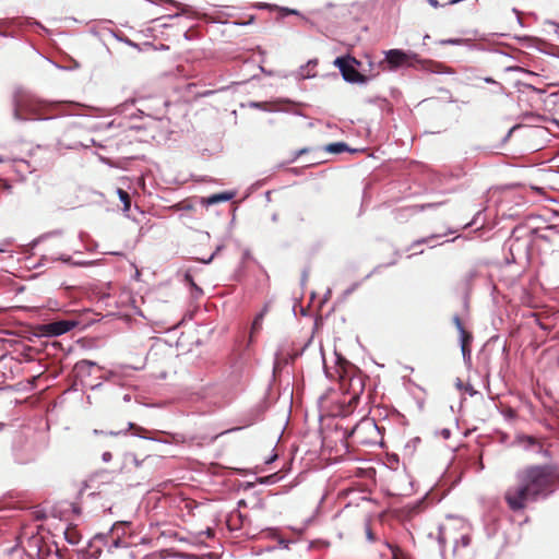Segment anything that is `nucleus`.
<instances>
[{
  "mask_svg": "<svg viewBox=\"0 0 559 559\" xmlns=\"http://www.w3.org/2000/svg\"><path fill=\"white\" fill-rule=\"evenodd\" d=\"M516 477L519 484L509 487L504 493L509 508L514 512L523 510L527 502L545 499L552 492L546 467L532 466L519 472Z\"/></svg>",
  "mask_w": 559,
  "mask_h": 559,
  "instance_id": "obj_1",
  "label": "nucleus"
},
{
  "mask_svg": "<svg viewBox=\"0 0 559 559\" xmlns=\"http://www.w3.org/2000/svg\"><path fill=\"white\" fill-rule=\"evenodd\" d=\"M41 105L43 102L35 95L19 88L13 97V117L16 121L45 120L46 118H41L38 114Z\"/></svg>",
  "mask_w": 559,
  "mask_h": 559,
  "instance_id": "obj_2",
  "label": "nucleus"
},
{
  "mask_svg": "<svg viewBox=\"0 0 559 559\" xmlns=\"http://www.w3.org/2000/svg\"><path fill=\"white\" fill-rule=\"evenodd\" d=\"M334 64L338 68L343 79L347 83L360 85L368 83L369 78L357 70V66H359L360 62L355 58L350 56H341L335 59Z\"/></svg>",
  "mask_w": 559,
  "mask_h": 559,
  "instance_id": "obj_3",
  "label": "nucleus"
},
{
  "mask_svg": "<svg viewBox=\"0 0 559 559\" xmlns=\"http://www.w3.org/2000/svg\"><path fill=\"white\" fill-rule=\"evenodd\" d=\"M78 325L75 320H59L40 325L41 335L47 337L60 336L68 333Z\"/></svg>",
  "mask_w": 559,
  "mask_h": 559,
  "instance_id": "obj_4",
  "label": "nucleus"
},
{
  "mask_svg": "<svg viewBox=\"0 0 559 559\" xmlns=\"http://www.w3.org/2000/svg\"><path fill=\"white\" fill-rule=\"evenodd\" d=\"M384 61L388 63L390 70H395L402 67L409 60H416L417 55L412 51H404L402 49H390L384 52Z\"/></svg>",
  "mask_w": 559,
  "mask_h": 559,
  "instance_id": "obj_5",
  "label": "nucleus"
},
{
  "mask_svg": "<svg viewBox=\"0 0 559 559\" xmlns=\"http://www.w3.org/2000/svg\"><path fill=\"white\" fill-rule=\"evenodd\" d=\"M233 198H234L233 192H221V193L212 194L206 199H203L202 203L204 205L209 206V205H213V204H216L219 202H227V201L231 200Z\"/></svg>",
  "mask_w": 559,
  "mask_h": 559,
  "instance_id": "obj_6",
  "label": "nucleus"
},
{
  "mask_svg": "<svg viewBox=\"0 0 559 559\" xmlns=\"http://www.w3.org/2000/svg\"><path fill=\"white\" fill-rule=\"evenodd\" d=\"M376 427H377V425L372 419H370L368 417H364L360 419V421L357 425H355L352 428L349 436L356 435L360 429H373Z\"/></svg>",
  "mask_w": 559,
  "mask_h": 559,
  "instance_id": "obj_7",
  "label": "nucleus"
},
{
  "mask_svg": "<svg viewBox=\"0 0 559 559\" xmlns=\"http://www.w3.org/2000/svg\"><path fill=\"white\" fill-rule=\"evenodd\" d=\"M325 151L331 154H340L343 152H353L345 142H334L325 146Z\"/></svg>",
  "mask_w": 559,
  "mask_h": 559,
  "instance_id": "obj_8",
  "label": "nucleus"
},
{
  "mask_svg": "<svg viewBox=\"0 0 559 559\" xmlns=\"http://www.w3.org/2000/svg\"><path fill=\"white\" fill-rule=\"evenodd\" d=\"M117 194H118L119 200L123 204V212L128 213L130 211V207H131V197H130V194L127 191H124V190H122L120 188L117 189Z\"/></svg>",
  "mask_w": 559,
  "mask_h": 559,
  "instance_id": "obj_9",
  "label": "nucleus"
},
{
  "mask_svg": "<svg viewBox=\"0 0 559 559\" xmlns=\"http://www.w3.org/2000/svg\"><path fill=\"white\" fill-rule=\"evenodd\" d=\"M266 536L270 537V538H276L281 548L288 549L289 540L280 537L277 535V530H275V528H267L266 530Z\"/></svg>",
  "mask_w": 559,
  "mask_h": 559,
  "instance_id": "obj_10",
  "label": "nucleus"
},
{
  "mask_svg": "<svg viewBox=\"0 0 559 559\" xmlns=\"http://www.w3.org/2000/svg\"><path fill=\"white\" fill-rule=\"evenodd\" d=\"M64 538L70 545H78L81 540L80 534L73 528H67L64 532Z\"/></svg>",
  "mask_w": 559,
  "mask_h": 559,
  "instance_id": "obj_11",
  "label": "nucleus"
},
{
  "mask_svg": "<svg viewBox=\"0 0 559 559\" xmlns=\"http://www.w3.org/2000/svg\"><path fill=\"white\" fill-rule=\"evenodd\" d=\"M249 107L255 108L263 111H276L277 108L271 106L269 103L265 102H250Z\"/></svg>",
  "mask_w": 559,
  "mask_h": 559,
  "instance_id": "obj_12",
  "label": "nucleus"
},
{
  "mask_svg": "<svg viewBox=\"0 0 559 559\" xmlns=\"http://www.w3.org/2000/svg\"><path fill=\"white\" fill-rule=\"evenodd\" d=\"M383 545L391 550L392 558L391 559H401V556H403L402 550L397 546H393L389 542L384 540Z\"/></svg>",
  "mask_w": 559,
  "mask_h": 559,
  "instance_id": "obj_13",
  "label": "nucleus"
},
{
  "mask_svg": "<svg viewBox=\"0 0 559 559\" xmlns=\"http://www.w3.org/2000/svg\"><path fill=\"white\" fill-rule=\"evenodd\" d=\"M464 43V39L462 38H448L440 40V45L443 46H460Z\"/></svg>",
  "mask_w": 559,
  "mask_h": 559,
  "instance_id": "obj_14",
  "label": "nucleus"
},
{
  "mask_svg": "<svg viewBox=\"0 0 559 559\" xmlns=\"http://www.w3.org/2000/svg\"><path fill=\"white\" fill-rule=\"evenodd\" d=\"M534 233L536 234L537 238H539L540 240H544V241H550L551 240V235L549 231H545V227L544 228H539V229H535Z\"/></svg>",
  "mask_w": 559,
  "mask_h": 559,
  "instance_id": "obj_15",
  "label": "nucleus"
},
{
  "mask_svg": "<svg viewBox=\"0 0 559 559\" xmlns=\"http://www.w3.org/2000/svg\"><path fill=\"white\" fill-rule=\"evenodd\" d=\"M96 365V362L92 361V360H80L79 362H76L75 365V368L79 370V371H83L87 368H91V367H94Z\"/></svg>",
  "mask_w": 559,
  "mask_h": 559,
  "instance_id": "obj_16",
  "label": "nucleus"
},
{
  "mask_svg": "<svg viewBox=\"0 0 559 559\" xmlns=\"http://www.w3.org/2000/svg\"><path fill=\"white\" fill-rule=\"evenodd\" d=\"M365 533H366V538L369 543H374L376 542V536L374 534L372 533V530L370 527V521L367 520L366 523H365Z\"/></svg>",
  "mask_w": 559,
  "mask_h": 559,
  "instance_id": "obj_17",
  "label": "nucleus"
},
{
  "mask_svg": "<svg viewBox=\"0 0 559 559\" xmlns=\"http://www.w3.org/2000/svg\"><path fill=\"white\" fill-rule=\"evenodd\" d=\"M459 334H460V346L461 347L463 344L467 345V343L471 342L473 338L472 335L468 332H466L465 329H464V333L459 332Z\"/></svg>",
  "mask_w": 559,
  "mask_h": 559,
  "instance_id": "obj_18",
  "label": "nucleus"
},
{
  "mask_svg": "<svg viewBox=\"0 0 559 559\" xmlns=\"http://www.w3.org/2000/svg\"><path fill=\"white\" fill-rule=\"evenodd\" d=\"M263 316H264L263 312H260L259 314L255 316V318L252 322V330H259L261 328Z\"/></svg>",
  "mask_w": 559,
  "mask_h": 559,
  "instance_id": "obj_19",
  "label": "nucleus"
},
{
  "mask_svg": "<svg viewBox=\"0 0 559 559\" xmlns=\"http://www.w3.org/2000/svg\"><path fill=\"white\" fill-rule=\"evenodd\" d=\"M452 321H453L457 332L464 333V326H463V323L461 321L460 316L459 314H454L453 318H452Z\"/></svg>",
  "mask_w": 559,
  "mask_h": 559,
  "instance_id": "obj_20",
  "label": "nucleus"
},
{
  "mask_svg": "<svg viewBox=\"0 0 559 559\" xmlns=\"http://www.w3.org/2000/svg\"><path fill=\"white\" fill-rule=\"evenodd\" d=\"M461 352H462L464 361L465 362H469L471 361V350L467 347V345L463 344L462 347H461Z\"/></svg>",
  "mask_w": 559,
  "mask_h": 559,
  "instance_id": "obj_21",
  "label": "nucleus"
},
{
  "mask_svg": "<svg viewBox=\"0 0 559 559\" xmlns=\"http://www.w3.org/2000/svg\"><path fill=\"white\" fill-rule=\"evenodd\" d=\"M545 231H549L551 236L559 235V224L547 225Z\"/></svg>",
  "mask_w": 559,
  "mask_h": 559,
  "instance_id": "obj_22",
  "label": "nucleus"
},
{
  "mask_svg": "<svg viewBox=\"0 0 559 559\" xmlns=\"http://www.w3.org/2000/svg\"><path fill=\"white\" fill-rule=\"evenodd\" d=\"M439 237H440V235H431L429 237L421 238V239H418V240L414 241L413 246L421 245V243H428L431 239H437Z\"/></svg>",
  "mask_w": 559,
  "mask_h": 559,
  "instance_id": "obj_23",
  "label": "nucleus"
},
{
  "mask_svg": "<svg viewBox=\"0 0 559 559\" xmlns=\"http://www.w3.org/2000/svg\"><path fill=\"white\" fill-rule=\"evenodd\" d=\"M480 214H481V212H480V211H479V212H477V213L474 215L473 219H472L471 222L466 223V224L463 226V229H466V228H469V227H472V226L476 225V224H477V222H478V217L480 216Z\"/></svg>",
  "mask_w": 559,
  "mask_h": 559,
  "instance_id": "obj_24",
  "label": "nucleus"
},
{
  "mask_svg": "<svg viewBox=\"0 0 559 559\" xmlns=\"http://www.w3.org/2000/svg\"><path fill=\"white\" fill-rule=\"evenodd\" d=\"M314 76V74H310L309 72H305V67H300V69L298 70L297 72V78L299 79H308V78H312Z\"/></svg>",
  "mask_w": 559,
  "mask_h": 559,
  "instance_id": "obj_25",
  "label": "nucleus"
},
{
  "mask_svg": "<svg viewBox=\"0 0 559 559\" xmlns=\"http://www.w3.org/2000/svg\"><path fill=\"white\" fill-rule=\"evenodd\" d=\"M515 241H519V238H514L513 236H512V237L509 239V241H508V242H509V245H510L509 250H510V252H511V254H512V259H513V260H515V257H514V253H513L514 242H515Z\"/></svg>",
  "mask_w": 559,
  "mask_h": 559,
  "instance_id": "obj_26",
  "label": "nucleus"
},
{
  "mask_svg": "<svg viewBox=\"0 0 559 559\" xmlns=\"http://www.w3.org/2000/svg\"><path fill=\"white\" fill-rule=\"evenodd\" d=\"M10 245L11 241L8 239L0 242V252H7Z\"/></svg>",
  "mask_w": 559,
  "mask_h": 559,
  "instance_id": "obj_27",
  "label": "nucleus"
},
{
  "mask_svg": "<svg viewBox=\"0 0 559 559\" xmlns=\"http://www.w3.org/2000/svg\"><path fill=\"white\" fill-rule=\"evenodd\" d=\"M308 275H309V270L308 269H305L301 273V285L305 286L306 285V282L308 280Z\"/></svg>",
  "mask_w": 559,
  "mask_h": 559,
  "instance_id": "obj_28",
  "label": "nucleus"
},
{
  "mask_svg": "<svg viewBox=\"0 0 559 559\" xmlns=\"http://www.w3.org/2000/svg\"><path fill=\"white\" fill-rule=\"evenodd\" d=\"M285 14H294V15H300V12L295 9H288V8H282L281 9Z\"/></svg>",
  "mask_w": 559,
  "mask_h": 559,
  "instance_id": "obj_29",
  "label": "nucleus"
},
{
  "mask_svg": "<svg viewBox=\"0 0 559 559\" xmlns=\"http://www.w3.org/2000/svg\"><path fill=\"white\" fill-rule=\"evenodd\" d=\"M111 459H112V455H111V453H110V452H104V453H103V455H102V460H103V462H105V463L110 462V461H111Z\"/></svg>",
  "mask_w": 559,
  "mask_h": 559,
  "instance_id": "obj_30",
  "label": "nucleus"
},
{
  "mask_svg": "<svg viewBox=\"0 0 559 559\" xmlns=\"http://www.w3.org/2000/svg\"><path fill=\"white\" fill-rule=\"evenodd\" d=\"M460 542H461L463 547H466V546L469 545L471 539H469V537L467 535H463L461 537Z\"/></svg>",
  "mask_w": 559,
  "mask_h": 559,
  "instance_id": "obj_31",
  "label": "nucleus"
},
{
  "mask_svg": "<svg viewBox=\"0 0 559 559\" xmlns=\"http://www.w3.org/2000/svg\"><path fill=\"white\" fill-rule=\"evenodd\" d=\"M438 542L440 544L441 547H443V545L445 544V539L442 535V527H439V536H438Z\"/></svg>",
  "mask_w": 559,
  "mask_h": 559,
  "instance_id": "obj_32",
  "label": "nucleus"
},
{
  "mask_svg": "<svg viewBox=\"0 0 559 559\" xmlns=\"http://www.w3.org/2000/svg\"><path fill=\"white\" fill-rule=\"evenodd\" d=\"M199 535H206L207 537H212L214 532L212 528H206L205 531L200 532Z\"/></svg>",
  "mask_w": 559,
  "mask_h": 559,
  "instance_id": "obj_33",
  "label": "nucleus"
},
{
  "mask_svg": "<svg viewBox=\"0 0 559 559\" xmlns=\"http://www.w3.org/2000/svg\"><path fill=\"white\" fill-rule=\"evenodd\" d=\"M429 2V4L432 7V8H440V7H443L444 4H441L440 2H438L437 0H427Z\"/></svg>",
  "mask_w": 559,
  "mask_h": 559,
  "instance_id": "obj_34",
  "label": "nucleus"
},
{
  "mask_svg": "<svg viewBox=\"0 0 559 559\" xmlns=\"http://www.w3.org/2000/svg\"><path fill=\"white\" fill-rule=\"evenodd\" d=\"M307 151H308L307 148H301V150L297 151V152L295 153V156H294V158L292 159V162H294V160H295L297 157H299L300 155L306 154V152H307Z\"/></svg>",
  "mask_w": 559,
  "mask_h": 559,
  "instance_id": "obj_35",
  "label": "nucleus"
},
{
  "mask_svg": "<svg viewBox=\"0 0 559 559\" xmlns=\"http://www.w3.org/2000/svg\"><path fill=\"white\" fill-rule=\"evenodd\" d=\"M357 287H358V284H357V283H356V284H353V286H352V287H349L348 289H346L345 294H346V295L352 294V293H353Z\"/></svg>",
  "mask_w": 559,
  "mask_h": 559,
  "instance_id": "obj_36",
  "label": "nucleus"
},
{
  "mask_svg": "<svg viewBox=\"0 0 559 559\" xmlns=\"http://www.w3.org/2000/svg\"><path fill=\"white\" fill-rule=\"evenodd\" d=\"M484 81L487 83V84H498V82L496 80H493L492 78H485Z\"/></svg>",
  "mask_w": 559,
  "mask_h": 559,
  "instance_id": "obj_37",
  "label": "nucleus"
},
{
  "mask_svg": "<svg viewBox=\"0 0 559 559\" xmlns=\"http://www.w3.org/2000/svg\"><path fill=\"white\" fill-rule=\"evenodd\" d=\"M60 260L66 262V263H69L71 261V257L70 255H61Z\"/></svg>",
  "mask_w": 559,
  "mask_h": 559,
  "instance_id": "obj_38",
  "label": "nucleus"
},
{
  "mask_svg": "<svg viewBox=\"0 0 559 559\" xmlns=\"http://www.w3.org/2000/svg\"><path fill=\"white\" fill-rule=\"evenodd\" d=\"M466 391L469 393V395H474V394H476V391L474 390V388H473L472 385H468V386L466 388Z\"/></svg>",
  "mask_w": 559,
  "mask_h": 559,
  "instance_id": "obj_39",
  "label": "nucleus"
},
{
  "mask_svg": "<svg viewBox=\"0 0 559 559\" xmlns=\"http://www.w3.org/2000/svg\"><path fill=\"white\" fill-rule=\"evenodd\" d=\"M436 205H437V204H433V203L424 204V205H421V206H420V210L423 211V210H425V209L433 207V206H436Z\"/></svg>",
  "mask_w": 559,
  "mask_h": 559,
  "instance_id": "obj_40",
  "label": "nucleus"
},
{
  "mask_svg": "<svg viewBox=\"0 0 559 559\" xmlns=\"http://www.w3.org/2000/svg\"><path fill=\"white\" fill-rule=\"evenodd\" d=\"M257 7H258L259 9H266V8H270L271 5H270V4H267V3H259V4H257Z\"/></svg>",
  "mask_w": 559,
  "mask_h": 559,
  "instance_id": "obj_41",
  "label": "nucleus"
},
{
  "mask_svg": "<svg viewBox=\"0 0 559 559\" xmlns=\"http://www.w3.org/2000/svg\"><path fill=\"white\" fill-rule=\"evenodd\" d=\"M276 459V454L272 455L269 460L265 461L266 464H270L272 462H274Z\"/></svg>",
  "mask_w": 559,
  "mask_h": 559,
  "instance_id": "obj_42",
  "label": "nucleus"
},
{
  "mask_svg": "<svg viewBox=\"0 0 559 559\" xmlns=\"http://www.w3.org/2000/svg\"><path fill=\"white\" fill-rule=\"evenodd\" d=\"M442 435H443L445 438H449V436H450V430H449V429H443V430H442Z\"/></svg>",
  "mask_w": 559,
  "mask_h": 559,
  "instance_id": "obj_43",
  "label": "nucleus"
},
{
  "mask_svg": "<svg viewBox=\"0 0 559 559\" xmlns=\"http://www.w3.org/2000/svg\"><path fill=\"white\" fill-rule=\"evenodd\" d=\"M516 128H518V126H514V127H512V128L509 130V132H508V134H507V139L511 135V133H512Z\"/></svg>",
  "mask_w": 559,
  "mask_h": 559,
  "instance_id": "obj_44",
  "label": "nucleus"
},
{
  "mask_svg": "<svg viewBox=\"0 0 559 559\" xmlns=\"http://www.w3.org/2000/svg\"><path fill=\"white\" fill-rule=\"evenodd\" d=\"M8 24V20H0V26H7Z\"/></svg>",
  "mask_w": 559,
  "mask_h": 559,
  "instance_id": "obj_45",
  "label": "nucleus"
},
{
  "mask_svg": "<svg viewBox=\"0 0 559 559\" xmlns=\"http://www.w3.org/2000/svg\"><path fill=\"white\" fill-rule=\"evenodd\" d=\"M120 433H121V431H109V432H107V435H110V436H118Z\"/></svg>",
  "mask_w": 559,
  "mask_h": 559,
  "instance_id": "obj_46",
  "label": "nucleus"
},
{
  "mask_svg": "<svg viewBox=\"0 0 559 559\" xmlns=\"http://www.w3.org/2000/svg\"><path fill=\"white\" fill-rule=\"evenodd\" d=\"M130 400H131L130 394H126V395L123 396V401H124V402H129Z\"/></svg>",
  "mask_w": 559,
  "mask_h": 559,
  "instance_id": "obj_47",
  "label": "nucleus"
},
{
  "mask_svg": "<svg viewBox=\"0 0 559 559\" xmlns=\"http://www.w3.org/2000/svg\"><path fill=\"white\" fill-rule=\"evenodd\" d=\"M316 64H317V61L310 60V61H308L307 67H309V66L314 67Z\"/></svg>",
  "mask_w": 559,
  "mask_h": 559,
  "instance_id": "obj_48",
  "label": "nucleus"
},
{
  "mask_svg": "<svg viewBox=\"0 0 559 559\" xmlns=\"http://www.w3.org/2000/svg\"><path fill=\"white\" fill-rule=\"evenodd\" d=\"M277 219H278L277 214H273V215H272V221H273V222H277Z\"/></svg>",
  "mask_w": 559,
  "mask_h": 559,
  "instance_id": "obj_49",
  "label": "nucleus"
},
{
  "mask_svg": "<svg viewBox=\"0 0 559 559\" xmlns=\"http://www.w3.org/2000/svg\"><path fill=\"white\" fill-rule=\"evenodd\" d=\"M94 433H95V435L104 433V431H99V430L95 429V430H94Z\"/></svg>",
  "mask_w": 559,
  "mask_h": 559,
  "instance_id": "obj_50",
  "label": "nucleus"
},
{
  "mask_svg": "<svg viewBox=\"0 0 559 559\" xmlns=\"http://www.w3.org/2000/svg\"><path fill=\"white\" fill-rule=\"evenodd\" d=\"M468 275H469V278H473L475 276V272H471Z\"/></svg>",
  "mask_w": 559,
  "mask_h": 559,
  "instance_id": "obj_51",
  "label": "nucleus"
},
{
  "mask_svg": "<svg viewBox=\"0 0 559 559\" xmlns=\"http://www.w3.org/2000/svg\"><path fill=\"white\" fill-rule=\"evenodd\" d=\"M443 73H452V71L450 69H447L444 71H442Z\"/></svg>",
  "mask_w": 559,
  "mask_h": 559,
  "instance_id": "obj_52",
  "label": "nucleus"
},
{
  "mask_svg": "<svg viewBox=\"0 0 559 559\" xmlns=\"http://www.w3.org/2000/svg\"><path fill=\"white\" fill-rule=\"evenodd\" d=\"M75 265H85L86 263L85 262H79V263H74Z\"/></svg>",
  "mask_w": 559,
  "mask_h": 559,
  "instance_id": "obj_53",
  "label": "nucleus"
},
{
  "mask_svg": "<svg viewBox=\"0 0 559 559\" xmlns=\"http://www.w3.org/2000/svg\"><path fill=\"white\" fill-rule=\"evenodd\" d=\"M0 36L5 37L7 34L4 32H0Z\"/></svg>",
  "mask_w": 559,
  "mask_h": 559,
  "instance_id": "obj_54",
  "label": "nucleus"
},
{
  "mask_svg": "<svg viewBox=\"0 0 559 559\" xmlns=\"http://www.w3.org/2000/svg\"><path fill=\"white\" fill-rule=\"evenodd\" d=\"M453 233H455V230H453L451 228L448 230V234H453Z\"/></svg>",
  "mask_w": 559,
  "mask_h": 559,
  "instance_id": "obj_55",
  "label": "nucleus"
},
{
  "mask_svg": "<svg viewBox=\"0 0 559 559\" xmlns=\"http://www.w3.org/2000/svg\"><path fill=\"white\" fill-rule=\"evenodd\" d=\"M138 112H139L141 116H142V115H144V111H143V110H141V109H139V110H138Z\"/></svg>",
  "mask_w": 559,
  "mask_h": 559,
  "instance_id": "obj_56",
  "label": "nucleus"
},
{
  "mask_svg": "<svg viewBox=\"0 0 559 559\" xmlns=\"http://www.w3.org/2000/svg\"><path fill=\"white\" fill-rule=\"evenodd\" d=\"M213 259V254L209 258V260L206 261V263L211 262Z\"/></svg>",
  "mask_w": 559,
  "mask_h": 559,
  "instance_id": "obj_57",
  "label": "nucleus"
},
{
  "mask_svg": "<svg viewBox=\"0 0 559 559\" xmlns=\"http://www.w3.org/2000/svg\"><path fill=\"white\" fill-rule=\"evenodd\" d=\"M34 24H36V25H38V26L43 27V26H41V24H40L39 22H34Z\"/></svg>",
  "mask_w": 559,
  "mask_h": 559,
  "instance_id": "obj_58",
  "label": "nucleus"
},
{
  "mask_svg": "<svg viewBox=\"0 0 559 559\" xmlns=\"http://www.w3.org/2000/svg\"><path fill=\"white\" fill-rule=\"evenodd\" d=\"M265 194H266V199H270V191H267Z\"/></svg>",
  "mask_w": 559,
  "mask_h": 559,
  "instance_id": "obj_59",
  "label": "nucleus"
},
{
  "mask_svg": "<svg viewBox=\"0 0 559 559\" xmlns=\"http://www.w3.org/2000/svg\"><path fill=\"white\" fill-rule=\"evenodd\" d=\"M134 425L132 423H129V428H133Z\"/></svg>",
  "mask_w": 559,
  "mask_h": 559,
  "instance_id": "obj_60",
  "label": "nucleus"
},
{
  "mask_svg": "<svg viewBox=\"0 0 559 559\" xmlns=\"http://www.w3.org/2000/svg\"><path fill=\"white\" fill-rule=\"evenodd\" d=\"M555 123L557 124V127L559 128V120H555Z\"/></svg>",
  "mask_w": 559,
  "mask_h": 559,
  "instance_id": "obj_61",
  "label": "nucleus"
},
{
  "mask_svg": "<svg viewBox=\"0 0 559 559\" xmlns=\"http://www.w3.org/2000/svg\"><path fill=\"white\" fill-rule=\"evenodd\" d=\"M460 236H456L455 238H452L450 241H455Z\"/></svg>",
  "mask_w": 559,
  "mask_h": 559,
  "instance_id": "obj_62",
  "label": "nucleus"
},
{
  "mask_svg": "<svg viewBox=\"0 0 559 559\" xmlns=\"http://www.w3.org/2000/svg\"><path fill=\"white\" fill-rule=\"evenodd\" d=\"M2 160H3V159H2V157H0V163H1Z\"/></svg>",
  "mask_w": 559,
  "mask_h": 559,
  "instance_id": "obj_63",
  "label": "nucleus"
}]
</instances>
